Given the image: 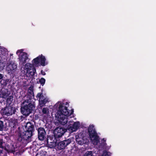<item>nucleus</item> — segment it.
Listing matches in <instances>:
<instances>
[{
	"label": "nucleus",
	"instance_id": "4468645a",
	"mask_svg": "<svg viewBox=\"0 0 156 156\" xmlns=\"http://www.w3.org/2000/svg\"><path fill=\"white\" fill-rule=\"evenodd\" d=\"M11 80L10 79H8L4 77L3 75L0 73V83L3 87H5L7 86L8 83H10Z\"/></svg>",
	"mask_w": 156,
	"mask_h": 156
},
{
	"label": "nucleus",
	"instance_id": "9b49d317",
	"mask_svg": "<svg viewBox=\"0 0 156 156\" xmlns=\"http://www.w3.org/2000/svg\"><path fill=\"white\" fill-rule=\"evenodd\" d=\"M36 97L38 100L39 104L41 106H44L48 102V98L44 97L42 92L38 93Z\"/></svg>",
	"mask_w": 156,
	"mask_h": 156
},
{
	"label": "nucleus",
	"instance_id": "39448f33",
	"mask_svg": "<svg viewBox=\"0 0 156 156\" xmlns=\"http://www.w3.org/2000/svg\"><path fill=\"white\" fill-rule=\"evenodd\" d=\"M67 129L63 127L58 126L56 127L53 132L55 142H57L67 131Z\"/></svg>",
	"mask_w": 156,
	"mask_h": 156
},
{
	"label": "nucleus",
	"instance_id": "c756f323",
	"mask_svg": "<svg viewBox=\"0 0 156 156\" xmlns=\"http://www.w3.org/2000/svg\"><path fill=\"white\" fill-rule=\"evenodd\" d=\"M44 152L43 151H42L40 152V154H41V156H45V154H42V153H44Z\"/></svg>",
	"mask_w": 156,
	"mask_h": 156
},
{
	"label": "nucleus",
	"instance_id": "bb28decb",
	"mask_svg": "<svg viewBox=\"0 0 156 156\" xmlns=\"http://www.w3.org/2000/svg\"><path fill=\"white\" fill-rule=\"evenodd\" d=\"M48 109L46 108H44L42 110V112L43 114H47Z\"/></svg>",
	"mask_w": 156,
	"mask_h": 156
},
{
	"label": "nucleus",
	"instance_id": "20e7f679",
	"mask_svg": "<svg viewBox=\"0 0 156 156\" xmlns=\"http://www.w3.org/2000/svg\"><path fill=\"white\" fill-rule=\"evenodd\" d=\"M89 136L90 138H93L94 144H97L99 142V136L96 132L94 126L93 125H90L88 129Z\"/></svg>",
	"mask_w": 156,
	"mask_h": 156
},
{
	"label": "nucleus",
	"instance_id": "f257e3e1",
	"mask_svg": "<svg viewBox=\"0 0 156 156\" xmlns=\"http://www.w3.org/2000/svg\"><path fill=\"white\" fill-rule=\"evenodd\" d=\"M34 125L30 122L26 123L25 126V130L20 127L18 129V140L22 143H28L31 141V137L35 130Z\"/></svg>",
	"mask_w": 156,
	"mask_h": 156
},
{
	"label": "nucleus",
	"instance_id": "7c9ffc66",
	"mask_svg": "<svg viewBox=\"0 0 156 156\" xmlns=\"http://www.w3.org/2000/svg\"><path fill=\"white\" fill-rule=\"evenodd\" d=\"M41 73L43 75H46V73L43 70H41Z\"/></svg>",
	"mask_w": 156,
	"mask_h": 156
},
{
	"label": "nucleus",
	"instance_id": "2eb2a0df",
	"mask_svg": "<svg viewBox=\"0 0 156 156\" xmlns=\"http://www.w3.org/2000/svg\"><path fill=\"white\" fill-rule=\"evenodd\" d=\"M84 138L83 133H79L76 136V143L80 145H82L85 144V142H84Z\"/></svg>",
	"mask_w": 156,
	"mask_h": 156
},
{
	"label": "nucleus",
	"instance_id": "5701e85b",
	"mask_svg": "<svg viewBox=\"0 0 156 156\" xmlns=\"http://www.w3.org/2000/svg\"><path fill=\"white\" fill-rule=\"evenodd\" d=\"M106 141V140H105L104 138L102 139L101 140V145L103 146V147H105L107 144Z\"/></svg>",
	"mask_w": 156,
	"mask_h": 156
},
{
	"label": "nucleus",
	"instance_id": "dca6fc26",
	"mask_svg": "<svg viewBox=\"0 0 156 156\" xmlns=\"http://www.w3.org/2000/svg\"><path fill=\"white\" fill-rule=\"evenodd\" d=\"M34 89L33 87H30L28 90L27 97L29 98L28 100H30L34 97Z\"/></svg>",
	"mask_w": 156,
	"mask_h": 156
},
{
	"label": "nucleus",
	"instance_id": "1a4fd4ad",
	"mask_svg": "<svg viewBox=\"0 0 156 156\" xmlns=\"http://www.w3.org/2000/svg\"><path fill=\"white\" fill-rule=\"evenodd\" d=\"M17 147H15L12 144H5L4 148V156H7L8 153H14L17 150Z\"/></svg>",
	"mask_w": 156,
	"mask_h": 156
},
{
	"label": "nucleus",
	"instance_id": "f8f14e48",
	"mask_svg": "<svg viewBox=\"0 0 156 156\" xmlns=\"http://www.w3.org/2000/svg\"><path fill=\"white\" fill-rule=\"evenodd\" d=\"M19 64L23 67L24 65L27 62V60L28 59L27 54L25 52H23L19 55Z\"/></svg>",
	"mask_w": 156,
	"mask_h": 156
},
{
	"label": "nucleus",
	"instance_id": "7ed1b4c3",
	"mask_svg": "<svg viewBox=\"0 0 156 156\" xmlns=\"http://www.w3.org/2000/svg\"><path fill=\"white\" fill-rule=\"evenodd\" d=\"M35 108L34 102L26 100L23 101L20 108L21 113L25 116H27L32 112Z\"/></svg>",
	"mask_w": 156,
	"mask_h": 156
},
{
	"label": "nucleus",
	"instance_id": "473e14b6",
	"mask_svg": "<svg viewBox=\"0 0 156 156\" xmlns=\"http://www.w3.org/2000/svg\"><path fill=\"white\" fill-rule=\"evenodd\" d=\"M65 105H69V103L68 102H66V104H65Z\"/></svg>",
	"mask_w": 156,
	"mask_h": 156
},
{
	"label": "nucleus",
	"instance_id": "ddd939ff",
	"mask_svg": "<svg viewBox=\"0 0 156 156\" xmlns=\"http://www.w3.org/2000/svg\"><path fill=\"white\" fill-rule=\"evenodd\" d=\"M80 125L79 122H74L73 123L68 125L67 128L66 129L70 132L72 133L76 131L79 129Z\"/></svg>",
	"mask_w": 156,
	"mask_h": 156
},
{
	"label": "nucleus",
	"instance_id": "4be33fe9",
	"mask_svg": "<svg viewBox=\"0 0 156 156\" xmlns=\"http://www.w3.org/2000/svg\"><path fill=\"white\" fill-rule=\"evenodd\" d=\"M5 143V142L2 139H0V147H2V148L4 149L5 146H4L3 144Z\"/></svg>",
	"mask_w": 156,
	"mask_h": 156
},
{
	"label": "nucleus",
	"instance_id": "cd10ccee",
	"mask_svg": "<svg viewBox=\"0 0 156 156\" xmlns=\"http://www.w3.org/2000/svg\"><path fill=\"white\" fill-rule=\"evenodd\" d=\"M12 67L11 70H14L17 68V66L15 64H13L11 66Z\"/></svg>",
	"mask_w": 156,
	"mask_h": 156
},
{
	"label": "nucleus",
	"instance_id": "f3484780",
	"mask_svg": "<svg viewBox=\"0 0 156 156\" xmlns=\"http://www.w3.org/2000/svg\"><path fill=\"white\" fill-rule=\"evenodd\" d=\"M27 73H29L32 77H34L35 75L37 74L35 66H32L29 70L27 71Z\"/></svg>",
	"mask_w": 156,
	"mask_h": 156
},
{
	"label": "nucleus",
	"instance_id": "393cba45",
	"mask_svg": "<svg viewBox=\"0 0 156 156\" xmlns=\"http://www.w3.org/2000/svg\"><path fill=\"white\" fill-rule=\"evenodd\" d=\"M4 129L3 122L0 120V131H3Z\"/></svg>",
	"mask_w": 156,
	"mask_h": 156
},
{
	"label": "nucleus",
	"instance_id": "6e6552de",
	"mask_svg": "<svg viewBox=\"0 0 156 156\" xmlns=\"http://www.w3.org/2000/svg\"><path fill=\"white\" fill-rule=\"evenodd\" d=\"M16 109L15 107L12 106H7L1 109V113L3 115L9 116L15 113Z\"/></svg>",
	"mask_w": 156,
	"mask_h": 156
},
{
	"label": "nucleus",
	"instance_id": "a211bd4d",
	"mask_svg": "<svg viewBox=\"0 0 156 156\" xmlns=\"http://www.w3.org/2000/svg\"><path fill=\"white\" fill-rule=\"evenodd\" d=\"M13 96L11 95L9 96L6 99V105L12 106V103L13 100Z\"/></svg>",
	"mask_w": 156,
	"mask_h": 156
},
{
	"label": "nucleus",
	"instance_id": "6ab92c4d",
	"mask_svg": "<svg viewBox=\"0 0 156 156\" xmlns=\"http://www.w3.org/2000/svg\"><path fill=\"white\" fill-rule=\"evenodd\" d=\"M9 127H11L12 130H14L16 128V123L14 122H9Z\"/></svg>",
	"mask_w": 156,
	"mask_h": 156
},
{
	"label": "nucleus",
	"instance_id": "2f4dec72",
	"mask_svg": "<svg viewBox=\"0 0 156 156\" xmlns=\"http://www.w3.org/2000/svg\"><path fill=\"white\" fill-rule=\"evenodd\" d=\"M19 53H20L21 54L22 53H21L20 50H18L16 52L17 54H18Z\"/></svg>",
	"mask_w": 156,
	"mask_h": 156
},
{
	"label": "nucleus",
	"instance_id": "0eeeda50",
	"mask_svg": "<svg viewBox=\"0 0 156 156\" xmlns=\"http://www.w3.org/2000/svg\"><path fill=\"white\" fill-rule=\"evenodd\" d=\"M37 132L38 138L40 140H43L46 139L45 140L46 141L47 143L48 144H49V143H52V142L49 141V139L51 140L50 136H48L46 138V132L44 128L42 127L39 128L37 129Z\"/></svg>",
	"mask_w": 156,
	"mask_h": 156
},
{
	"label": "nucleus",
	"instance_id": "aec40b11",
	"mask_svg": "<svg viewBox=\"0 0 156 156\" xmlns=\"http://www.w3.org/2000/svg\"><path fill=\"white\" fill-rule=\"evenodd\" d=\"M33 66V65L32 64H31L29 63H27L25 64V65H24V69L27 70V71L28 70H29V69L31 68L32 66Z\"/></svg>",
	"mask_w": 156,
	"mask_h": 156
},
{
	"label": "nucleus",
	"instance_id": "72a5a7b5",
	"mask_svg": "<svg viewBox=\"0 0 156 156\" xmlns=\"http://www.w3.org/2000/svg\"><path fill=\"white\" fill-rule=\"evenodd\" d=\"M10 55H12V54H10Z\"/></svg>",
	"mask_w": 156,
	"mask_h": 156
},
{
	"label": "nucleus",
	"instance_id": "f03ea898",
	"mask_svg": "<svg viewBox=\"0 0 156 156\" xmlns=\"http://www.w3.org/2000/svg\"><path fill=\"white\" fill-rule=\"evenodd\" d=\"M59 105L58 109L55 115L56 117L58 119L60 123L65 125L68 121L67 117L73 114L74 109H71L70 110H69L66 106H64L61 103Z\"/></svg>",
	"mask_w": 156,
	"mask_h": 156
},
{
	"label": "nucleus",
	"instance_id": "412c9836",
	"mask_svg": "<svg viewBox=\"0 0 156 156\" xmlns=\"http://www.w3.org/2000/svg\"><path fill=\"white\" fill-rule=\"evenodd\" d=\"M83 156H94L92 151H87Z\"/></svg>",
	"mask_w": 156,
	"mask_h": 156
},
{
	"label": "nucleus",
	"instance_id": "f704fd0d",
	"mask_svg": "<svg viewBox=\"0 0 156 156\" xmlns=\"http://www.w3.org/2000/svg\"><path fill=\"white\" fill-rule=\"evenodd\" d=\"M0 103H1V101H0Z\"/></svg>",
	"mask_w": 156,
	"mask_h": 156
},
{
	"label": "nucleus",
	"instance_id": "b1692460",
	"mask_svg": "<svg viewBox=\"0 0 156 156\" xmlns=\"http://www.w3.org/2000/svg\"><path fill=\"white\" fill-rule=\"evenodd\" d=\"M39 82L41 85L43 86L45 82V80L43 78H41L39 80Z\"/></svg>",
	"mask_w": 156,
	"mask_h": 156
},
{
	"label": "nucleus",
	"instance_id": "a878e982",
	"mask_svg": "<svg viewBox=\"0 0 156 156\" xmlns=\"http://www.w3.org/2000/svg\"><path fill=\"white\" fill-rule=\"evenodd\" d=\"M4 149L2 148V147H0V156H4Z\"/></svg>",
	"mask_w": 156,
	"mask_h": 156
},
{
	"label": "nucleus",
	"instance_id": "c85d7f7f",
	"mask_svg": "<svg viewBox=\"0 0 156 156\" xmlns=\"http://www.w3.org/2000/svg\"><path fill=\"white\" fill-rule=\"evenodd\" d=\"M3 69V63L0 62V71L2 70Z\"/></svg>",
	"mask_w": 156,
	"mask_h": 156
},
{
	"label": "nucleus",
	"instance_id": "9d476101",
	"mask_svg": "<svg viewBox=\"0 0 156 156\" xmlns=\"http://www.w3.org/2000/svg\"><path fill=\"white\" fill-rule=\"evenodd\" d=\"M71 139H68L65 140L58 143L57 148L58 150H62L65 148L71 142Z\"/></svg>",
	"mask_w": 156,
	"mask_h": 156
},
{
	"label": "nucleus",
	"instance_id": "423d86ee",
	"mask_svg": "<svg viewBox=\"0 0 156 156\" xmlns=\"http://www.w3.org/2000/svg\"><path fill=\"white\" fill-rule=\"evenodd\" d=\"M46 60L45 57L41 54L34 59L32 61V63L33 65L35 67H38L40 66H44L48 64L47 62H45Z\"/></svg>",
	"mask_w": 156,
	"mask_h": 156
}]
</instances>
